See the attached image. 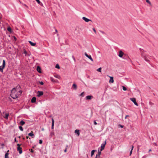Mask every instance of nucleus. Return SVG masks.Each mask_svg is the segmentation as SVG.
I'll return each instance as SVG.
<instances>
[{"label":"nucleus","instance_id":"f257e3e1","mask_svg":"<svg viewBox=\"0 0 158 158\" xmlns=\"http://www.w3.org/2000/svg\"><path fill=\"white\" fill-rule=\"evenodd\" d=\"M17 91L16 90V88H14L11 90L10 96L13 99H16L18 97L17 94Z\"/></svg>","mask_w":158,"mask_h":158},{"label":"nucleus","instance_id":"f03ea898","mask_svg":"<svg viewBox=\"0 0 158 158\" xmlns=\"http://www.w3.org/2000/svg\"><path fill=\"white\" fill-rule=\"evenodd\" d=\"M141 57L144 59L145 61L146 62L149 63L150 60L148 59V58H149V56L147 54L144 53V54H142L141 55Z\"/></svg>","mask_w":158,"mask_h":158},{"label":"nucleus","instance_id":"7ed1b4c3","mask_svg":"<svg viewBox=\"0 0 158 158\" xmlns=\"http://www.w3.org/2000/svg\"><path fill=\"white\" fill-rule=\"evenodd\" d=\"M6 62L5 60H3L2 65V66H0V71L2 72L3 69L4 68L5 66Z\"/></svg>","mask_w":158,"mask_h":158},{"label":"nucleus","instance_id":"20e7f679","mask_svg":"<svg viewBox=\"0 0 158 158\" xmlns=\"http://www.w3.org/2000/svg\"><path fill=\"white\" fill-rule=\"evenodd\" d=\"M130 99L134 103V104L136 106H138V105L136 102V99L135 98H131Z\"/></svg>","mask_w":158,"mask_h":158},{"label":"nucleus","instance_id":"39448f33","mask_svg":"<svg viewBox=\"0 0 158 158\" xmlns=\"http://www.w3.org/2000/svg\"><path fill=\"white\" fill-rule=\"evenodd\" d=\"M85 55L87 57H88L89 59L91 61H93V60L91 56L90 55H89L87 54L86 52L85 53Z\"/></svg>","mask_w":158,"mask_h":158},{"label":"nucleus","instance_id":"423d86ee","mask_svg":"<svg viewBox=\"0 0 158 158\" xmlns=\"http://www.w3.org/2000/svg\"><path fill=\"white\" fill-rule=\"evenodd\" d=\"M106 144V141H105V142L104 143H103L102 144H101V149H100L101 151H102L104 149L105 145Z\"/></svg>","mask_w":158,"mask_h":158},{"label":"nucleus","instance_id":"0eeeda50","mask_svg":"<svg viewBox=\"0 0 158 158\" xmlns=\"http://www.w3.org/2000/svg\"><path fill=\"white\" fill-rule=\"evenodd\" d=\"M43 92L42 91H38L37 93V96L40 97L43 94Z\"/></svg>","mask_w":158,"mask_h":158},{"label":"nucleus","instance_id":"6e6552de","mask_svg":"<svg viewBox=\"0 0 158 158\" xmlns=\"http://www.w3.org/2000/svg\"><path fill=\"white\" fill-rule=\"evenodd\" d=\"M82 19L86 22H88L89 21H92L91 20L85 17H83Z\"/></svg>","mask_w":158,"mask_h":158},{"label":"nucleus","instance_id":"1a4fd4ad","mask_svg":"<svg viewBox=\"0 0 158 158\" xmlns=\"http://www.w3.org/2000/svg\"><path fill=\"white\" fill-rule=\"evenodd\" d=\"M17 151L20 154H21L22 153V148L20 147H17Z\"/></svg>","mask_w":158,"mask_h":158},{"label":"nucleus","instance_id":"9d476101","mask_svg":"<svg viewBox=\"0 0 158 158\" xmlns=\"http://www.w3.org/2000/svg\"><path fill=\"white\" fill-rule=\"evenodd\" d=\"M93 98V96L92 95H88L86 97V100H91Z\"/></svg>","mask_w":158,"mask_h":158},{"label":"nucleus","instance_id":"9b49d317","mask_svg":"<svg viewBox=\"0 0 158 158\" xmlns=\"http://www.w3.org/2000/svg\"><path fill=\"white\" fill-rule=\"evenodd\" d=\"M123 54H124L123 52L122 51H120L119 52V54H118V56L120 57H122L123 55Z\"/></svg>","mask_w":158,"mask_h":158},{"label":"nucleus","instance_id":"f8f14e48","mask_svg":"<svg viewBox=\"0 0 158 158\" xmlns=\"http://www.w3.org/2000/svg\"><path fill=\"white\" fill-rule=\"evenodd\" d=\"M72 88L74 90H76L77 89V85L75 84H73L72 85Z\"/></svg>","mask_w":158,"mask_h":158},{"label":"nucleus","instance_id":"ddd939ff","mask_svg":"<svg viewBox=\"0 0 158 158\" xmlns=\"http://www.w3.org/2000/svg\"><path fill=\"white\" fill-rule=\"evenodd\" d=\"M36 98L35 97H33L31 100V102L32 103H35L36 102Z\"/></svg>","mask_w":158,"mask_h":158},{"label":"nucleus","instance_id":"4468645a","mask_svg":"<svg viewBox=\"0 0 158 158\" xmlns=\"http://www.w3.org/2000/svg\"><path fill=\"white\" fill-rule=\"evenodd\" d=\"M75 133L78 136H79L80 135L79 130H78L76 129L75 131Z\"/></svg>","mask_w":158,"mask_h":158},{"label":"nucleus","instance_id":"2eb2a0df","mask_svg":"<svg viewBox=\"0 0 158 158\" xmlns=\"http://www.w3.org/2000/svg\"><path fill=\"white\" fill-rule=\"evenodd\" d=\"M110 79L109 80L110 82L113 83L114 81L113 79V77H110Z\"/></svg>","mask_w":158,"mask_h":158},{"label":"nucleus","instance_id":"dca6fc26","mask_svg":"<svg viewBox=\"0 0 158 158\" xmlns=\"http://www.w3.org/2000/svg\"><path fill=\"white\" fill-rule=\"evenodd\" d=\"M9 115V114L8 113H6L3 117L7 119L8 118V117Z\"/></svg>","mask_w":158,"mask_h":158},{"label":"nucleus","instance_id":"f3484780","mask_svg":"<svg viewBox=\"0 0 158 158\" xmlns=\"http://www.w3.org/2000/svg\"><path fill=\"white\" fill-rule=\"evenodd\" d=\"M52 129H53L54 128V121L53 118H52Z\"/></svg>","mask_w":158,"mask_h":158},{"label":"nucleus","instance_id":"a211bd4d","mask_svg":"<svg viewBox=\"0 0 158 158\" xmlns=\"http://www.w3.org/2000/svg\"><path fill=\"white\" fill-rule=\"evenodd\" d=\"M37 70L40 73H41V69L40 66H38L37 68Z\"/></svg>","mask_w":158,"mask_h":158},{"label":"nucleus","instance_id":"6ab92c4d","mask_svg":"<svg viewBox=\"0 0 158 158\" xmlns=\"http://www.w3.org/2000/svg\"><path fill=\"white\" fill-rule=\"evenodd\" d=\"M29 42L31 46H35L36 45V43H33L30 41H29Z\"/></svg>","mask_w":158,"mask_h":158},{"label":"nucleus","instance_id":"aec40b11","mask_svg":"<svg viewBox=\"0 0 158 158\" xmlns=\"http://www.w3.org/2000/svg\"><path fill=\"white\" fill-rule=\"evenodd\" d=\"M139 49L140 51V52H141V54H144V53H143V52H145L146 51H144L143 49L141 48H139Z\"/></svg>","mask_w":158,"mask_h":158},{"label":"nucleus","instance_id":"412c9836","mask_svg":"<svg viewBox=\"0 0 158 158\" xmlns=\"http://www.w3.org/2000/svg\"><path fill=\"white\" fill-rule=\"evenodd\" d=\"M101 150L100 151H99V150H98V153L96 155V158H97V156H99L100 157V155H101Z\"/></svg>","mask_w":158,"mask_h":158},{"label":"nucleus","instance_id":"4be33fe9","mask_svg":"<svg viewBox=\"0 0 158 158\" xmlns=\"http://www.w3.org/2000/svg\"><path fill=\"white\" fill-rule=\"evenodd\" d=\"M97 150H94L92 151L91 152V156H92L94 155V152H96Z\"/></svg>","mask_w":158,"mask_h":158},{"label":"nucleus","instance_id":"5701e85b","mask_svg":"<svg viewBox=\"0 0 158 158\" xmlns=\"http://www.w3.org/2000/svg\"><path fill=\"white\" fill-rule=\"evenodd\" d=\"M9 150L7 151V152H9ZM9 153L8 152L6 153L5 155V158H9L8 156Z\"/></svg>","mask_w":158,"mask_h":158},{"label":"nucleus","instance_id":"b1692460","mask_svg":"<svg viewBox=\"0 0 158 158\" xmlns=\"http://www.w3.org/2000/svg\"><path fill=\"white\" fill-rule=\"evenodd\" d=\"M25 122L23 120H21L20 122V124L21 125H22V126L24 125L25 124Z\"/></svg>","mask_w":158,"mask_h":158},{"label":"nucleus","instance_id":"393cba45","mask_svg":"<svg viewBox=\"0 0 158 158\" xmlns=\"http://www.w3.org/2000/svg\"><path fill=\"white\" fill-rule=\"evenodd\" d=\"M28 135L29 136H32L34 135V134L32 131H31V132L30 133L28 134Z\"/></svg>","mask_w":158,"mask_h":158},{"label":"nucleus","instance_id":"a878e982","mask_svg":"<svg viewBox=\"0 0 158 158\" xmlns=\"http://www.w3.org/2000/svg\"><path fill=\"white\" fill-rule=\"evenodd\" d=\"M7 30L8 31L11 32H12V29L10 27H8L7 28Z\"/></svg>","mask_w":158,"mask_h":158},{"label":"nucleus","instance_id":"bb28decb","mask_svg":"<svg viewBox=\"0 0 158 158\" xmlns=\"http://www.w3.org/2000/svg\"><path fill=\"white\" fill-rule=\"evenodd\" d=\"M23 53L25 54V56H27V52L25 49L23 50Z\"/></svg>","mask_w":158,"mask_h":158},{"label":"nucleus","instance_id":"cd10ccee","mask_svg":"<svg viewBox=\"0 0 158 158\" xmlns=\"http://www.w3.org/2000/svg\"><path fill=\"white\" fill-rule=\"evenodd\" d=\"M55 68L58 69H60V67L58 64H57L56 65Z\"/></svg>","mask_w":158,"mask_h":158},{"label":"nucleus","instance_id":"c85d7f7f","mask_svg":"<svg viewBox=\"0 0 158 158\" xmlns=\"http://www.w3.org/2000/svg\"><path fill=\"white\" fill-rule=\"evenodd\" d=\"M146 1L149 4L150 6H152V4L149 0H146Z\"/></svg>","mask_w":158,"mask_h":158},{"label":"nucleus","instance_id":"c756f323","mask_svg":"<svg viewBox=\"0 0 158 158\" xmlns=\"http://www.w3.org/2000/svg\"><path fill=\"white\" fill-rule=\"evenodd\" d=\"M19 129L21 131H23V127L22 126H19Z\"/></svg>","mask_w":158,"mask_h":158},{"label":"nucleus","instance_id":"7c9ffc66","mask_svg":"<svg viewBox=\"0 0 158 158\" xmlns=\"http://www.w3.org/2000/svg\"><path fill=\"white\" fill-rule=\"evenodd\" d=\"M102 69V68L101 67L100 68H98V69L97 70L98 71V72H101V70Z\"/></svg>","mask_w":158,"mask_h":158},{"label":"nucleus","instance_id":"2f4dec72","mask_svg":"<svg viewBox=\"0 0 158 158\" xmlns=\"http://www.w3.org/2000/svg\"><path fill=\"white\" fill-rule=\"evenodd\" d=\"M123 89L124 91H126L127 90L126 88L124 86H123Z\"/></svg>","mask_w":158,"mask_h":158},{"label":"nucleus","instance_id":"473e14b6","mask_svg":"<svg viewBox=\"0 0 158 158\" xmlns=\"http://www.w3.org/2000/svg\"><path fill=\"white\" fill-rule=\"evenodd\" d=\"M80 96L83 97L84 96V92H82L80 95Z\"/></svg>","mask_w":158,"mask_h":158},{"label":"nucleus","instance_id":"72a5a7b5","mask_svg":"<svg viewBox=\"0 0 158 158\" xmlns=\"http://www.w3.org/2000/svg\"><path fill=\"white\" fill-rule=\"evenodd\" d=\"M149 104L151 106H152L154 104L153 103L151 102H149Z\"/></svg>","mask_w":158,"mask_h":158},{"label":"nucleus","instance_id":"f704fd0d","mask_svg":"<svg viewBox=\"0 0 158 158\" xmlns=\"http://www.w3.org/2000/svg\"><path fill=\"white\" fill-rule=\"evenodd\" d=\"M55 77L58 79H60V76L58 75H56Z\"/></svg>","mask_w":158,"mask_h":158},{"label":"nucleus","instance_id":"c9c22d12","mask_svg":"<svg viewBox=\"0 0 158 158\" xmlns=\"http://www.w3.org/2000/svg\"><path fill=\"white\" fill-rule=\"evenodd\" d=\"M43 143V141L41 139H40L39 140V143L40 144H42Z\"/></svg>","mask_w":158,"mask_h":158},{"label":"nucleus","instance_id":"e433bc0d","mask_svg":"<svg viewBox=\"0 0 158 158\" xmlns=\"http://www.w3.org/2000/svg\"><path fill=\"white\" fill-rule=\"evenodd\" d=\"M39 4H40V2L39 0H35Z\"/></svg>","mask_w":158,"mask_h":158},{"label":"nucleus","instance_id":"4c0bfd02","mask_svg":"<svg viewBox=\"0 0 158 158\" xmlns=\"http://www.w3.org/2000/svg\"><path fill=\"white\" fill-rule=\"evenodd\" d=\"M72 58H73V60H74V61L75 62H76V60H75V57H74V56H72Z\"/></svg>","mask_w":158,"mask_h":158},{"label":"nucleus","instance_id":"58836bf2","mask_svg":"<svg viewBox=\"0 0 158 158\" xmlns=\"http://www.w3.org/2000/svg\"><path fill=\"white\" fill-rule=\"evenodd\" d=\"M39 83L41 85H43L44 84V83L42 81H40Z\"/></svg>","mask_w":158,"mask_h":158},{"label":"nucleus","instance_id":"ea45409f","mask_svg":"<svg viewBox=\"0 0 158 158\" xmlns=\"http://www.w3.org/2000/svg\"><path fill=\"white\" fill-rule=\"evenodd\" d=\"M93 30L94 31V32L95 33H96V30H95V29L94 28H93Z\"/></svg>","mask_w":158,"mask_h":158},{"label":"nucleus","instance_id":"a19ab883","mask_svg":"<svg viewBox=\"0 0 158 158\" xmlns=\"http://www.w3.org/2000/svg\"><path fill=\"white\" fill-rule=\"evenodd\" d=\"M132 150H131L130 152V156H131V154H132Z\"/></svg>","mask_w":158,"mask_h":158},{"label":"nucleus","instance_id":"79ce46f5","mask_svg":"<svg viewBox=\"0 0 158 158\" xmlns=\"http://www.w3.org/2000/svg\"><path fill=\"white\" fill-rule=\"evenodd\" d=\"M30 152H31L32 153H33V152H34V151L32 149H30Z\"/></svg>","mask_w":158,"mask_h":158},{"label":"nucleus","instance_id":"37998d69","mask_svg":"<svg viewBox=\"0 0 158 158\" xmlns=\"http://www.w3.org/2000/svg\"><path fill=\"white\" fill-rule=\"evenodd\" d=\"M15 142H18V141L16 140V138L15 137Z\"/></svg>","mask_w":158,"mask_h":158},{"label":"nucleus","instance_id":"c03bdc74","mask_svg":"<svg viewBox=\"0 0 158 158\" xmlns=\"http://www.w3.org/2000/svg\"><path fill=\"white\" fill-rule=\"evenodd\" d=\"M119 126L121 128H123V126L122 125H121L119 124Z\"/></svg>","mask_w":158,"mask_h":158},{"label":"nucleus","instance_id":"a18cd8bd","mask_svg":"<svg viewBox=\"0 0 158 158\" xmlns=\"http://www.w3.org/2000/svg\"><path fill=\"white\" fill-rule=\"evenodd\" d=\"M94 125H97V123L95 121H94Z\"/></svg>","mask_w":158,"mask_h":158},{"label":"nucleus","instance_id":"49530a36","mask_svg":"<svg viewBox=\"0 0 158 158\" xmlns=\"http://www.w3.org/2000/svg\"><path fill=\"white\" fill-rule=\"evenodd\" d=\"M20 145H21V144H17V146H18L17 147H20Z\"/></svg>","mask_w":158,"mask_h":158},{"label":"nucleus","instance_id":"de8ad7c7","mask_svg":"<svg viewBox=\"0 0 158 158\" xmlns=\"http://www.w3.org/2000/svg\"><path fill=\"white\" fill-rule=\"evenodd\" d=\"M67 148H65V149H64V152H67Z\"/></svg>","mask_w":158,"mask_h":158},{"label":"nucleus","instance_id":"09e8293b","mask_svg":"<svg viewBox=\"0 0 158 158\" xmlns=\"http://www.w3.org/2000/svg\"><path fill=\"white\" fill-rule=\"evenodd\" d=\"M31 55V53H30V54H29V53H27V56H30V55Z\"/></svg>","mask_w":158,"mask_h":158},{"label":"nucleus","instance_id":"8fccbe9b","mask_svg":"<svg viewBox=\"0 0 158 158\" xmlns=\"http://www.w3.org/2000/svg\"><path fill=\"white\" fill-rule=\"evenodd\" d=\"M39 4L41 6H43V4L41 2H40V4Z\"/></svg>","mask_w":158,"mask_h":158},{"label":"nucleus","instance_id":"3c124183","mask_svg":"<svg viewBox=\"0 0 158 158\" xmlns=\"http://www.w3.org/2000/svg\"><path fill=\"white\" fill-rule=\"evenodd\" d=\"M133 148H134V146H132L131 150H133Z\"/></svg>","mask_w":158,"mask_h":158},{"label":"nucleus","instance_id":"603ef678","mask_svg":"<svg viewBox=\"0 0 158 158\" xmlns=\"http://www.w3.org/2000/svg\"><path fill=\"white\" fill-rule=\"evenodd\" d=\"M100 156H97V158H100ZM95 158H96V157H95Z\"/></svg>","mask_w":158,"mask_h":158},{"label":"nucleus","instance_id":"864d4df0","mask_svg":"<svg viewBox=\"0 0 158 158\" xmlns=\"http://www.w3.org/2000/svg\"><path fill=\"white\" fill-rule=\"evenodd\" d=\"M152 151V150L151 149H150L149 150V151H148V152H151Z\"/></svg>","mask_w":158,"mask_h":158},{"label":"nucleus","instance_id":"5fc2aeb1","mask_svg":"<svg viewBox=\"0 0 158 158\" xmlns=\"http://www.w3.org/2000/svg\"><path fill=\"white\" fill-rule=\"evenodd\" d=\"M101 32L102 33V34H104V32L103 31H101Z\"/></svg>","mask_w":158,"mask_h":158},{"label":"nucleus","instance_id":"6e6d98bb","mask_svg":"<svg viewBox=\"0 0 158 158\" xmlns=\"http://www.w3.org/2000/svg\"><path fill=\"white\" fill-rule=\"evenodd\" d=\"M19 92H20V94H21V93H22V92L21 91H20V90H19Z\"/></svg>","mask_w":158,"mask_h":158},{"label":"nucleus","instance_id":"4d7b16f0","mask_svg":"<svg viewBox=\"0 0 158 158\" xmlns=\"http://www.w3.org/2000/svg\"><path fill=\"white\" fill-rule=\"evenodd\" d=\"M139 147H138V149H137L138 151L139 150Z\"/></svg>","mask_w":158,"mask_h":158},{"label":"nucleus","instance_id":"13d9d810","mask_svg":"<svg viewBox=\"0 0 158 158\" xmlns=\"http://www.w3.org/2000/svg\"><path fill=\"white\" fill-rule=\"evenodd\" d=\"M51 80L52 81H53V79L51 78Z\"/></svg>","mask_w":158,"mask_h":158},{"label":"nucleus","instance_id":"bf43d9fd","mask_svg":"<svg viewBox=\"0 0 158 158\" xmlns=\"http://www.w3.org/2000/svg\"><path fill=\"white\" fill-rule=\"evenodd\" d=\"M128 116H129V115H126V117H125V118H127V117H128Z\"/></svg>","mask_w":158,"mask_h":158},{"label":"nucleus","instance_id":"052dcab7","mask_svg":"<svg viewBox=\"0 0 158 158\" xmlns=\"http://www.w3.org/2000/svg\"><path fill=\"white\" fill-rule=\"evenodd\" d=\"M55 31L56 32H57L58 31L57 29L55 30Z\"/></svg>","mask_w":158,"mask_h":158},{"label":"nucleus","instance_id":"680f3d73","mask_svg":"<svg viewBox=\"0 0 158 158\" xmlns=\"http://www.w3.org/2000/svg\"><path fill=\"white\" fill-rule=\"evenodd\" d=\"M42 131H44V128H42Z\"/></svg>","mask_w":158,"mask_h":158},{"label":"nucleus","instance_id":"e2e57ef3","mask_svg":"<svg viewBox=\"0 0 158 158\" xmlns=\"http://www.w3.org/2000/svg\"><path fill=\"white\" fill-rule=\"evenodd\" d=\"M28 138H29V137L28 136H26V138L27 139H28Z\"/></svg>","mask_w":158,"mask_h":158},{"label":"nucleus","instance_id":"0e129e2a","mask_svg":"<svg viewBox=\"0 0 158 158\" xmlns=\"http://www.w3.org/2000/svg\"><path fill=\"white\" fill-rule=\"evenodd\" d=\"M23 140H24V139H25V138H23Z\"/></svg>","mask_w":158,"mask_h":158},{"label":"nucleus","instance_id":"69168bd1","mask_svg":"<svg viewBox=\"0 0 158 158\" xmlns=\"http://www.w3.org/2000/svg\"><path fill=\"white\" fill-rule=\"evenodd\" d=\"M68 147V145H67L66 146V148H67Z\"/></svg>","mask_w":158,"mask_h":158},{"label":"nucleus","instance_id":"338daca9","mask_svg":"<svg viewBox=\"0 0 158 158\" xmlns=\"http://www.w3.org/2000/svg\"><path fill=\"white\" fill-rule=\"evenodd\" d=\"M20 137H20V136H19V138H20Z\"/></svg>","mask_w":158,"mask_h":158},{"label":"nucleus","instance_id":"774afa93","mask_svg":"<svg viewBox=\"0 0 158 158\" xmlns=\"http://www.w3.org/2000/svg\"><path fill=\"white\" fill-rule=\"evenodd\" d=\"M87 158H88V155H87Z\"/></svg>","mask_w":158,"mask_h":158}]
</instances>
